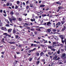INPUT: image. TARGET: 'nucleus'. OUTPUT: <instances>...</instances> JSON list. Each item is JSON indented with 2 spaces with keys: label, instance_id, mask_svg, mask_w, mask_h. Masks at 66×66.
Listing matches in <instances>:
<instances>
[{
  "label": "nucleus",
  "instance_id": "nucleus-23",
  "mask_svg": "<svg viewBox=\"0 0 66 66\" xmlns=\"http://www.w3.org/2000/svg\"><path fill=\"white\" fill-rule=\"evenodd\" d=\"M20 3V2L19 1H17L16 2V3L17 4H19V3Z\"/></svg>",
  "mask_w": 66,
  "mask_h": 66
},
{
  "label": "nucleus",
  "instance_id": "nucleus-37",
  "mask_svg": "<svg viewBox=\"0 0 66 66\" xmlns=\"http://www.w3.org/2000/svg\"><path fill=\"white\" fill-rule=\"evenodd\" d=\"M65 30V29H64V28H63L61 30V31H64V30Z\"/></svg>",
  "mask_w": 66,
  "mask_h": 66
},
{
  "label": "nucleus",
  "instance_id": "nucleus-19",
  "mask_svg": "<svg viewBox=\"0 0 66 66\" xmlns=\"http://www.w3.org/2000/svg\"><path fill=\"white\" fill-rule=\"evenodd\" d=\"M33 18H32V19H31V21H35V19H34V18H33V19H32Z\"/></svg>",
  "mask_w": 66,
  "mask_h": 66
},
{
  "label": "nucleus",
  "instance_id": "nucleus-1",
  "mask_svg": "<svg viewBox=\"0 0 66 66\" xmlns=\"http://www.w3.org/2000/svg\"><path fill=\"white\" fill-rule=\"evenodd\" d=\"M52 57L53 60H56V59H57V56L55 54H54L53 55Z\"/></svg>",
  "mask_w": 66,
  "mask_h": 66
},
{
  "label": "nucleus",
  "instance_id": "nucleus-31",
  "mask_svg": "<svg viewBox=\"0 0 66 66\" xmlns=\"http://www.w3.org/2000/svg\"><path fill=\"white\" fill-rule=\"evenodd\" d=\"M34 47H37V45L34 44Z\"/></svg>",
  "mask_w": 66,
  "mask_h": 66
},
{
  "label": "nucleus",
  "instance_id": "nucleus-42",
  "mask_svg": "<svg viewBox=\"0 0 66 66\" xmlns=\"http://www.w3.org/2000/svg\"><path fill=\"white\" fill-rule=\"evenodd\" d=\"M39 63V61H37L36 62V64H38Z\"/></svg>",
  "mask_w": 66,
  "mask_h": 66
},
{
  "label": "nucleus",
  "instance_id": "nucleus-56",
  "mask_svg": "<svg viewBox=\"0 0 66 66\" xmlns=\"http://www.w3.org/2000/svg\"><path fill=\"white\" fill-rule=\"evenodd\" d=\"M53 45H55V44H56V42H53Z\"/></svg>",
  "mask_w": 66,
  "mask_h": 66
},
{
  "label": "nucleus",
  "instance_id": "nucleus-46",
  "mask_svg": "<svg viewBox=\"0 0 66 66\" xmlns=\"http://www.w3.org/2000/svg\"><path fill=\"white\" fill-rule=\"evenodd\" d=\"M65 19L64 18H63L62 19V20L63 21H65Z\"/></svg>",
  "mask_w": 66,
  "mask_h": 66
},
{
  "label": "nucleus",
  "instance_id": "nucleus-12",
  "mask_svg": "<svg viewBox=\"0 0 66 66\" xmlns=\"http://www.w3.org/2000/svg\"><path fill=\"white\" fill-rule=\"evenodd\" d=\"M12 19L13 21H14L16 20V18H14L13 17H12Z\"/></svg>",
  "mask_w": 66,
  "mask_h": 66
},
{
  "label": "nucleus",
  "instance_id": "nucleus-64",
  "mask_svg": "<svg viewBox=\"0 0 66 66\" xmlns=\"http://www.w3.org/2000/svg\"><path fill=\"white\" fill-rule=\"evenodd\" d=\"M65 43H66V39H65L64 40Z\"/></svg>",
  "mask_w": 66,
  "mask_h": 66
},
{
  "label": "nucleus",
  "instance_id": "nucleus-47",
  "mask_svg": "<svg viewBox=\"0 0 66 66\" xmlns=\"http://www.w3.org/2000/svg\"><path fill=\"white\" fill-rule=\"evenodd\" d=\"M15 37L16 38H17L18 37V35H16L15 36Z\"/></svg>",
  "mask_w": 66,
  "mask_h": 66
},
{
  "label": "nucleus",
  "instance_id": "nucleus-15",
  "mask_svg": "<svg viewBox=\"0 0 66 66\" xmlns=\"http://www.w3.org/2000/svg\"><path fill=\"white\" fill-rule=\"evenodd\" d=\"M10 44H15V42H10L9 43Z\"/></svg>",
  "mask_w": 66,
  "mask_h": 66
},
{
  "label": "nucleus",
  "instance_id": "nucleus-62",
  "mask_svg": "<svg viewBox=\"0 0 66 66\" xmlns=\"http://www.w3.org/2000/svg\"><path fill=\"white\" fill-rule=\"evenodd\" d=\"M28 3H29V1H28L27 2H26V4H28Z\"/></svg>",
  "mask_w": 66,
  "mask_h": 66
},
{
  "label": "nucleus",
  "instance_id": "nucleus-38",
  "mask_svg": "<svg viewBox=\"0 0 66 66\" xmlns=\"http://www.w3.org/2000/svg\"><path fill=\"white\" fill-rule=\"evenodd\" d=\"M36 48H34V49H33L32 50H31L32 51H34L35 50H36Z\"/></svg>",
  "mask_w": 66,
  "mask_h": 66
},
{
  "label": "nucleus",
  "instance_id": "nucleus-50",
  "mask_svg": "<svg viewBox=\"0 0 66 66\" xmlns=\"http://www.w3.org/2000/svg\"><path fill=\"white\" fill-rule=\"evenodd\" d=\"M25 24L26 26H28V25H29V24L28 23H25Z\"/></svg>",
  "mask_w": 66,
  "mask_h": 66
},
{
  "label": "nucleus",
  "instance_id": "nucleus-8",
  "mask_svg": "<svg viewBox=\"0 0 66 66\" xmlns=\"http://www.w3.org/2000/svg\"><path fill=\"white\" fill-rule=\"evenodd\" d=\"M45 6V5L44 4L41 5L40 6V7H44Z\"/></svg>",
  "mask_w": 66,
  "mask_h": 66
},
{
  "label": "nucleus",
  "instance_id": "nucleus-54",
  "mask_svg": "<svg viewBox=\"0 0 66 66\" xmlns=\"http://www.w3.org/2000/svg\"><path fill=\"white\" fill-rule=\"evenodd\" d=\"M37 44H40V42H36Z\"/></svg>",
  "mask_w": 66,
  "mask_h": 66
},
{
  "label": "nucleus",
  "instance_id": "nucleus-5",
  "mask_svg": "<svg viewBox=\"0 0 66 66\" xmlns=\"http://www.w3.org/2000/svg\"><path fill=\"white\" fill-rule=\"evenodd\" d=\"M66 56V54H65V53H63V54H62L61 55V57H62V58L64 57V56Z\"/></svg>",
  "mask_w": 66,
  "mask_h": 66
},
{
  "label": "nucleus",
  "instance_id": "nucleus-63",
  "mask_svg": "<svg viewBox=\"0 0 66 66\" xmlns=\"http://www.w3.org/2000/svg\"><path fill=\"white\" fill-rule=\"evenodd\" d=\"M61 51H64V50L62 49H61Z\"/></svg>",
  "mask_w": 66,
  "mask_h": 66
},
{
  "label": "nucleus",
  "instance_id": "nucleus-22",
  "mask_svg": "<svg viewBox=\"0 0 66 66\" xmlns=\"http://www.w3.org/2000/svg\"><path fill=\"white\" fill-rule=\"evenodd\" d=\"M13 12V11H12L11 12L10 14H11V15H13V14H14V13Z\"/></svg>",
  "mask_w": 66,
  "mask_h": 66
},
{
  "label": "nucleus",
  "instance_id": "nucleus-28",
  "mask_svg": "<svg viewBox=\"0 0 66 66\" xmlns=\"http://www.w3.org/2000/svg\"><path fill=\"white\" fill-rule=\"evenodd\" d=\"M47 31L48 32V33L50 32L51 31V30L50 29H47Z\"/></svg>",
  "mask_w": 66,
  "mask_h": 66
},
{
  "label": "nucleus",
  "instance_id": "nucleus-34",
  "mask_svg": "<svg viewBox=\"0 0 66 66\" xmlns=\"http://www.w3.org/2000/svg\"><path fill=\"white\" fill-rule=\"evenodd\" d=\"M61 42H62V44H64V42H65L64 40H62Z\"/></svg>",
  "mask_w": 66,
  "mask_h": 66
},
{
  "label": "nucleus",
  "instance_id": "nucleus-35",
  "mask_svg": "<svg viewBox=\"0 0 66 66\" xmlns=\"http://www.w3.org/2000/svg\"><path fill=\"white\" fill-rule=\"evenodd\" d=\"M9 5H10L9 3H7L6 4V6H9Z\"/></svg>",
  "mask_w": 66,
  "mask_h": 66
},
{
  "label": "nucleus",
  "instance_id": "nucleus-45",
  "mask_svg": "<svg viewBox=\"0 0 66 66\" xmlns=\"http://www.w3.org/2000/svg\"><path fill=\"white\" fill-rule=\"evenodd\" d=\"M52 54V53H51L50 52H48V54H49V55H51Z\"/></svg>",
  "mask_w": 66,
  "mask_h": 66
},
{
  "label": "nucleus",
  "instance_id": "nucleus-30",
  "mask_svg": "<svg viewBox=\"0 0 66 66\" xmlns=\"http://www.w3.org/2000/svg\"><path fill=\"white\" fill-rule=\"evenodd\" d=\"M60 52V50H59L58 51H57V54H59Z\"/></svg>",
  "mask_w": 66,
  "mask_h": 66
},
{
  "label": "nucleus",
  "instance_id": "nucleus-10",
  "mask_svg": "<svg viewBox=\"0 0 66 66\" xmlns=\"http://www.w3.org/2000/svg\"><path fill=\"white\" fill-rule=\"evenodd\" d=\"M8 32H9V33H10V32H11V31H12V29H9L8 30Z\"/></svg>",
  "mask_w": 66,
  "mask_h": 66
},
{
  "label": "nucleus",
  "instance_id": "nucleus-39",
  "mask_svg": "<svg viewBox=\"0 0 66 66\" xmlns=\"http://www.w3.org/2000/svg\"><path fill=\"white\" fill-rule=\"evenodd\" d=\"M5 26H6L7 27H10V25L8 24L5 25Z\"/></svg>",
  "mask_w": 66,
  "mask_h": 66
},
{
  "label": "nucleus",
  "instance_id": "nucleus-53",
  "mask_svg": "<svg viewBox=\"0 0 66 66\" xmlns=\"http://www.w3.org/2000/svg\"><path fill=\"white\" fill-rule=\"evenodd\" d=\"M3 12L5 14H6V12H5V10H4L3 11Z\"/></svg>",
  "mask_w": 66,
  "mask_h": 66
},
{
  "label": "nucleus",
  "instance_id": "nucleus-9",
  "mask_svg": "<svg viewBox=\"0 0 66 66\" xmlns=\"http://www.w3.org/2000/svg\"><path fill=\"white\" fill-rule=\"evenodd\" d=\"M33 27H31V31H34L35 30V29H34Z\"/></svg>",
  "mask_w": 66,
  "mask_h": 66
},
{
  "label": "nucleus",
  "instance_id": "nucleus-33",
  "mask_svg": "<svg viewBox=\"0 0 66 66\" xmlns=\"http://www.w3.org/2000/svg\"><path fill=\"white\" fill-rule=\"evenodd\" d=\"M42 16L43 17L45 16H47V15H46V14H43L42 15Z\"/></svg>",
  "mask_w": 66,
  "mask_h": 66
},
{
  "label": "nucleus",
  "instance_id": "nucleus-18",
  "mask_svg": "<svg viewBox=\"0 0 66 66\" xmlns=\"http://www.w3.org/2000/svg\"><path fill=\"white\" fill-rule=\"evenodd\" d=\"M65 21H61V22L62 23V24H64V23H65Z\"/></svg>",
  "mask_w": 66,
  "mask_h": 66
},
{
  "label": "nucleus",
  "instance_id": "nucleus-61",
  "mask_svg": "<svg viewBox=\"0 0 66 66\" xmlns=\"http://www.w3.org/2000/svg\"><path fill=\"white\" fill-rule=\"evenodd\" d=\"M2 12H3L2 10H0V12L1 13H2Z\"/></svg>",
  "mask_w": 66,
  "mask_h": 66
},
{
  "label": "nucleus",
  "instance_id": "nucleus-57",
  "mask_svg": "<svg viewBox=\"0 0 66 66\" xmlns=\"http://www.w3.org/2000/svg\"><path fill=\"white\" fill-rule=\"evenodd\" d=\"M23 15H24V16H26L27 15V14H23Z\"/></svg>",
  "mask_w": 66,
  "mask_h": 66
},
{
  "label": "nucleus",
  "instance_id": "nucleus-36",
  "mask_svg": "<svg viewBox=\"0 0 66 66\" xmlns=\"http://www.w3.org/2000/svg\"><path fill=\"white\" fill-rule=\"evenodd\" d=\"M29 6H26V9H29Z\"/></svg>",
  "mask_w": 66,
  "mask_h": 66
},
{
  "label": "nucleus",
  "instance_id": "nucleus-7",
  "mask_svg": "<svg viewBox=\"0 0 66 66\" xmlns=\"http://www.w3.org/2000/svg\"><path fill=\"white\" fill-rule=\"evenodd\" d=\"M0 27H2V23H1V21L0 20Z\"/></svg>",
  "mask_w": 66,
  "mask_h": 66
},
{
  "label": "nucleus",
  "instance_id": "nucleus-32",
  "mask_svg": "<svg viewBox=\"0 0 66 66\" xmlns=\"http://www.w3.org/2000/svg\"><path fill=\"white\" fill-rule=\"evenodd\" d=\"M32 58H30L29 59V61H32Z\"/></svg>",
  "mask_w": 66,
  "mask_h": 66
},
{
  "label": "nucleus",
  "instance_id": "nucleus-58",
  "mask_svg": "<svg viewBox=\"0 0 66 66\" xmlns=\"http://www.w3.org/2000/svg\"><path fill=\"white\" fill-rule=\"evenodd\" d=\"M2 43H5L4 42V41L3 40H2Z\"/></svg>",
  "mask_w": 66,
  "mask_h": 66
},
{
  "label": "nucleus",
  "instance_id": "nucleus-13",
  "mask_svg": "<svg viewBox=\"0 0 66 66\" xmlns=\"http://www.w3.org/2000/svg\"><path fill=\"white\" fill-rule=\"evenodd\" d=\"M51 24V23L49 21V22H47V26H48L49 24Z\"/></svg>",
  "mask_w": 66,
  "mask_h": 66
},
{
  "label": "nucleus",
  "instance_id": "nucleus-6",
  "mask_svg": "<svg viewBox=\"0 0 66 66\" xmlns=\"http://www.w3.org/2000/svg\"><path fill=\"white\" fill-rule=\"evenodd\" d=\"M59 36H60V38H61V39L62 40H63V39H64V37H63V35H59Z\"/></svg>",
  "mask_w": 66,
  "mask_h": 66
},
{
  "label": "nucleus",
  "instance_id": "nucleus-21",
  "mask_svg": "<svg viewBox=\"0 0 66 66\" xmlns=\"http://www.w3.org/2000/svg\"><path fill=\"white\" fill-rule=\"evenodd\" d=\"M52 30L53 32H56V30L55 29H52Z\"/></svg>",
  "mask_w": 66,
  "mask_h": 66
},
{
  "label": "nucleus",
  "instance_id": "nucleus-20",
  "mask_svg": "<svg viewBox=\"0 0 66 66\" xmlns=\"http://www.w3.org/2000/svg\"><path fill=\"white\" fill-rule=\"evenodd\" d=\"M56 3L57 4H61V2H56Z\"/></svg>",
  "mask_w": 66,
  "mask_h": 66
},
{
  "label": "nucleus",
  "instance_id": "nucleus-52",
  "mask_svg": "<svg viewBox=\"0 0 66 66\" xmlns=\"http://www.w3.org/2000/svg\"><path fill=\"white\" fill-rule=\"evenodd\" d=\"M35 34H37V31H35Z\"/></svg>",
  "mask_w": 66,
  "mask_h": 66
},
{
  "label": "nucleus",
  "instance_id": "nucleus-26",
  "mask_svg": "<svg viewBox=\"0 0 66 66\" xmlns=\"http://www.w3.org/2000/svg\"><path fill=\"white\" fill-rule=\"evenodd\" d=\"M37 14L38 15H41V13L40 12H38L37 13Z\"/></svg>",
  "mask_w": 66,
  "mask_h": 66
},
{
  "label": "nucleus",
  "instance_id": "nucleus-25",
  "mask_svg": "<svg viewBox=\"0 0 66 66\" xmlns=\"http://www.w3.org/2000/svg\"><path fill=\"white\" fill-rule=\"evenodd\" d=\"M18 6H17V5H16L15 7V9H18Z\"/></svg>",
  "mask_w": 66,
  "mask_h": 66
},
{
  "label": "nucleus",
  "instance_id": "nucleus-11",
  "mask_svg": "<svg viewBox=\"0 0 66 66\" xmlns=\"http://www.w3.org/2000/svg\"><path fill=\"white\" fill-rule=\"evenodd\" d=\"M36 30L38 31H41V30L39 28H36Z\"/></svg>",
  "mask_w": 66,
  "mask_h": 66
},
{
  "label": "nucleus",
  "instance_id": "nucleus-24",
  "mask_svg": "<svg viewBox=\"0 0 66 66\" xmlns=\"http://www.w3.org/2000/svg\"><path fill=\"white\" fill-rule=\"evenodd\" d=\"M3 35H5V36H8V34H7L6 33H4Z\"/></svg>",
  "mask_w": 66,
  "mask_h": 66
},
{
  "label": "nucleus",
  "instance_id": "nucleus-44",
  "mask_svg": "<svg viewBox=\"0 0 66 66\" xmlns=\"http://www.w3.org/2000/svg\"><path fill=\"white\" fill-rule=\"evenodd\" d=\"M31 51H32V50H29L28 51V52L29 53H31Z\"/></svg>",
  "mask_w": 66,
  "mask_h": 66
},
{
  "label": "nucleus",
  "instance_id": "nucleus-14",
  "mask_svg": "<svg viewBox=\"0 0 66 66\" xmlns=\"http://www.w3.org/2000/svg\"><path fill=\"white\" fill-rule=\"evenodd\" d=\"M11 48L12 49H15V47H14L13 46H12L11 47Z\"/></svg>",
  "mask_w": 66,
  "mask_h": 66
},
{
  "label": "nucleus",
  "instance_id": "nucleus-3",
  "mask_svg": "<svg viewBox=\"0 0 66 66\" xmlns=\"http://www.w3.org/2000/svg\"><path fill=\"white\" fill-rule=\"evenodd\" d=\"M1 29L2 30H4V31H6L7 29H6V28L5 27H1Z\"/></svg>",
  "mask_w": 66,
  "mask_h": 66
},
{
  "label": "nucleus",
  "instance_id": "nucleus-27",
  "mask_svg": "<svg viewBox=\"0 0 66 66\" xmlns=\"http://www.w3.org/2000/svg\"><path fill=\"white\" fill-rule=\"evenodd\" d=\"M9 19L10 20V21H12V20L11 19V18H10V17H9Z\"/></svg>",
  "mask_w": 66,
  "mask_h": 66
},
{
  "label": "nucleus",
  "instance_id": "nucleus-51",
  "mask_svg": "<svg viewBox=\"0 0 66 66\" xmlns=\"http://www.w3.org/2000/svg\"><path fill=\"white\" fill-rule=\"evenodd\" d=\"M59 59H60V58L58 57L56 60H59Z\"/></svg>",
  "mask_w": 66,
  "mask_h": 66
},
{
  "label": "nucleus",
  "instance_id": "nucleus-55",
  "mask_svg": "<svg viewBox=\"0 0 66 66\" xmlns=\"http://www.w3.org/2000/svg\"><path fill=\"white\" fill-rule=\"evenodd\" d=\"M42 62H45V60L43 59L42 60Z\"/></svg>",
  "mask_w": 66,
  "mask_h": 66
},
{
  "label": "nucleus",
  "instance_id": "nucleus-41",
  "mask_svg": "<svg viewBox=\"0 0 66 66\" xmlns=\"http://www.w3.org/2000/svg\"><path fill=\"white\" fill-rule=\"evenodd\" d=\"M27 29H28V30H30V27H28V26L27 27Z\"/></svg>",
  "mask_w": 66,
  "mask_h": 66
},
{
  "label": "nucleus",
  "instance_id": "nucleus-4",
  "mask_svg": "<svg viewBox=\"0 0 66 66\" xmlns=\"http://www.w3.org/2000/svg\"><path fill=\"white\" fill-rule=\"evenodd\" d=\"M61 23L60 22H58L57 23H56V28H57L58 27H59V26H60V24Z\"/></svg>",
  "mask_w": 66,
  "mask_h": 66
},
{
  "label": "nucleus",
  "instance_id": "nucleus-40",
  "mask_svg": "<svg viewBox=\"0 0 66 66\" xmlns=\"http://www.w3.org/2000/svg\"><path fill=\"white\" fill-rule=\"evenodd\" d=\"M62 7H61V6H60V7H58V9H59V10H60V9H62Z\"/></svg>",
  "mask_w": 66,
  "mask_h": 66
},
{
  "label": "nucleus",
  "instance_id": "nucleus-29",
  "mask_svg": "<svg viewBox=\"0 0 66 66\" xmlns=\"http://www.w3.org/2000/svg\"><path fill=\"white\" fill-rule=\"evenodd\" d=\"M15 29H14V30L13 31V33H16V31L14 30Z\"/></svg>",
  "mask_w": 66,
  "mask_h": 66
},
{
  "label": "nucleus",
  "instance_id": "nucleus-43",
  "mask_svg": "<svg viewBox=\"0 0 66 66\" xmlns=\"http://www.w3.org/2000/svg\"><path fill=\"white\" fill-rule=\"evenodd\" d=\"M19 20L20 21H22V19H21L20 18H19Z\"/></svg>",
  "mask_w": 66,
  "mask_h": 66
},
{
  "label": "nucleus",
  "instance_id": "nucleus-59",
  "mask_svg": "<svg viewBox=\"0 0 66 66\" xmlns=\"http://www.w3.org/2000/svg\"><path fill=\"white\" fill-rule=\"evenodd\" d=\"M3 15L5 17L6 16V14H3Z\"/></svg>",
  "mask_w": 66,
  "mask_h": 66
},
{
  "label": "nucleus",
  "instance_id": "nucleus-2",
  "mask_svg": "<svg viewBox=\"0 0 66 66\" xmlns=\"http://www.w3.org/2000/svg\"><path fill=\"white\" fill-rule=\"evenodd\" d=\"M53 47V46H48V48L49 49H50L52 51H55V49L54 48H52Z\"/></svg>",
  "mask_w": 66,
  "mask_h": 66
},
{
  "label": "nucleus",
  "instance_id": "nucleus-48",
  "mask_svg": "<svg viewBox=\"0 0 66 66\" xmlns=\"http://www.w3.org/2000/svg\"><path fill=\"white\" fill-rule=\"evenodd\" d=\"M36 54H37L38 56L39 55V53H36Z\"/></svg>",
  "mask_w": 66,
  "mask_h": 66
},
{
  "label": "nucleus",
  "instance_id": "nucleus-17",
  "mask_svg": "<svg viewBox=\"0 0 66 66\" xmlns=\"http://www.w3.org/2000/svg\"><path fill=\"white\" fill-rule=\"evenodd\" d=\"M14 66H16V65H17V63L16 62H14Z\"/></svg>",
  "mask_w": 66,
  "mask_h": 66
},
{
  "label": "nucleus",
  "instance_id": "nucleus-49",
  "mask_svg": "<svg viewBox=\"0 0 66 66\" xmlns=\"http://www.w3.org/2000/svg\"><path fill=\"white\" fill-rule=\"evenodd\" d=\"M61 46V47H63V45L62 44H61L60 45Z\"/></svg>",
  "mask_w": 66,
  "mask_h": 66
},
{
  "label": "nucleus",
  "instance_id": "nucleus-16",
  "mask_svg": "<svg viewBox=\"0 0 66 66\" xmlns=\"http://www.w3.org/2000/svg\"><path fill=\"white\" fill-rule=\"evenodd\" d=\"M44 53L43 52H41L40 53V56H43V54H44Z\"/></svg>",
  "mask_w": 66,
  "mask_h": 66
},
{
  "label": "nucleus",
  "instance_id": "nucleus-60",
  "mask_svg": "<svg viewBox=\"0 0 66 66\" xmlns=\"http://www.w3.org/2000/svg\"><path fill=\"white\" fill-rule=\"evenodd\" d=\"M41 46V47H44V45H42Z\"/></svg>",
  "mask_w": 66,
  "mask_h": 66
}]
</instances>
